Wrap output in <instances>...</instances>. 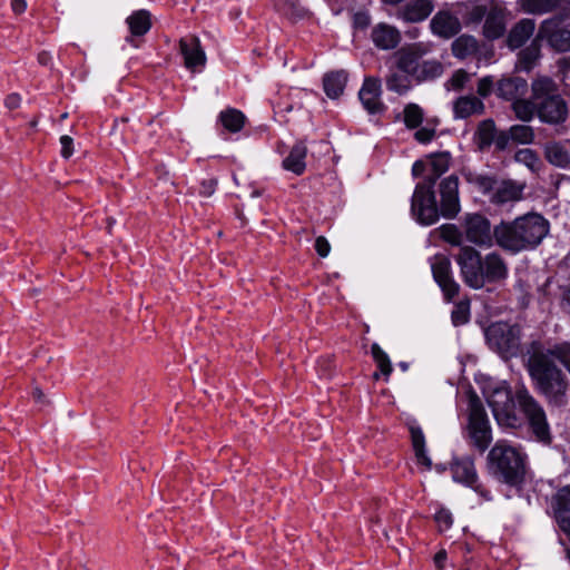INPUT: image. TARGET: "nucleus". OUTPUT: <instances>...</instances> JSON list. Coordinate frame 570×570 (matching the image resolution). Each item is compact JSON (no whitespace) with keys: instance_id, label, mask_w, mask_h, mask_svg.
<instances>
[{"instance_id":"f03ea898","label":"nucleus","mask_w":570,"mask_h":570,"mask_svg":"<svg viewBox=\"0 0 570 570\" xmlns=\"http://www.w3.org/2000/svg\"><path fill=\"white\" fill-rule=\"evenodd\" d=\"M549 230L550 224L542 215L529 213L495 225V244L512 254L531 250L541 244Z\"/></svg>"},{"instance_id":"a18cd8bd","label":"nucleus","mask_w":570,"mask_h":570,"mask_svg":"<svg viewBox=\"0 0 570 570\" xmlns=\"http://www.w3.org/2000/svg\"><path fill=\"white\" fill-rule=\"evenodd\" d=\"M509 136L518 144H531L534 139V131L528 125H513L509 129Z\"/></svg>"},{"instance_id":"a878e982","label":"nucleus","mask_w":570,"mask_h":570,"mask_svg":"<svg viewBox=\"0 0 570 570\" xmlns=\"http://www.w3.org/2000/svg\"><path fill=\"white\" fill-rule=\"evenodd\" d=\"M433 0H411L400 11V17L406 22H421L433 11Z\"/></svg>"},{"instance_id":"c03bdc74","label":"nucleus","mask_w":570,"mask_h":570,"mask_svg":"<svg viewBox=\"0 0 570 570\" xmlns=\"http://www.w3.org/2000/svg\"><path fill=\"white\" fill-rule=\"evenodd\" d=\"M371 354L376 366L380 368V372L383 375L389 376L392 373V364L389 355L381 348L377 343L372 344Z\"/></svg>"},{"instance_id":"0eeeda50","label":"nucleus","mask_w":570,"mask_h":570,"mask_svg":"<svg viewBox=\"0 0 570 570\" xmlns=\"http://www.w3.org/2000/svg\"><path fill=\"white\" fill-rule=\"evenodd\" d=\"M413 63L414 60L406 47L396 50L387 58V73L384 78L387 90L405 95L413 88Z\"/></svg>"},{"instance_id":"393cba45","label":"nucleus","mask_w":570,"mask_h":570,"mask_svg":"<svg viewBox=\"0 0 570 570\" xmlns=\"http://www.w3.org/2000/svg\"><path fill=\"white\" fill-rule=\"evenodd\" d=\"M527 90L528 83L521 77L502 78L497 86L498 97L509 101H514L524 96Z\"/></svg>"},{"instance_id":"ea45409f","label":"nucleus","mask_w":570,"mask_h":570,"mask_svg":"<svg viewBox=\"0 0 570 570\" xmlns=\"http://www.w3.org/2000/svg\"><path fill=\"white\" fill-rule=\"evenodd\" d=\"M520 4L524 12L543 14L557 9L560 0H520Z\"/></svg>"},{"instance_id":"4c0bfd02","label":"nucleus","mask_w":570,"mask_h":570,"mask_svg":"<svg viewBox=\"0 0 570 570\" xmlns=\"http://www.w3.org/2000/svg\"><path fill=\"white\" fill-rule=\"evenodd\" d=\"M512 110L519 120L529 122L533 119L534 115H537L535 99L532 97L531 99L520 97L512 101Z\"/></svg>"},{"instance_id":"a19ab883","label":"nucleus","mask_w":570,"mask_h":570,"mask_svg":"<svg viewBox=\"0 0 570 570\" xmlns=\"http://www.w3.org/2000/svg\"><path fill=\"white\" fill-rule=\"evenodd\" d=\"M538 37L531 42L530 46L519 52V67L522 70L529 71L534 66L540 57V46L538 45Z\"/></svg>"},{"instance_id":"4468645a","label":"nucleus","mask_w":570,"mask_h":570,"mask_svg":"<svg viewBox=\"0 0 570 570\" xmlns=\"http://www.w3.org/2000/svg\"><path fill=\"white\" fill-rule=\"evenodd\" d=\"M409 55L412 56L413 63V76L416 82L432 81L441 77L444 72V67L441 61L436 59H430L420 61L425 50L421 45L406 46Z\"/></svg>"},{"instance_id":"6e6d98bb","label":"nucleus","mask_w":570,"mask_h":570,"mask_svg":"<svg viewBox=\"0 0 570 570\" xmlns=\"http://www.w3.org/2000/svg\"><path fill=\"white\" fill-rule=\"evenodd\" d=\"M217 187V180L215 178L204 179L200 183L199 194L204 197H210Z\"/></svg>"},{"instance_id":"69168bd1","label":"nucleus","mask_w":570,"mask_h":570,"mask_svg":"<svg viewBox=\"0 0 570 570\" xmlns=\"http://www.w3.org/2000/svg\"><path fill=\"white\" fill-rule=\"evenodd\" d=\"M11 9L16 14H21L27 9L26 0H11Z\"/></svg>"},{"instance_id":"7ed1b4c3","label":"nucleus","mask_w":570,"mask_h":570,"mask_svg":"<svg viewBox=\"0 0 570 570\" xmlns=\"http://www.w3.org/2000/svg\"><path fill=\"white\" fill-rule=\"evenodd\" d=\"M551 348L534 351L528 361V371L535 389L554 406L567 404L569 382L563 371L554 363Z\"/></svg>"},{"instance_id":"f704fd0d","label":"nucleus","mask_w":570,"mask_h":570,"mask_svg":"<svg viewBox=\"0 0 570 570\" xmlns=\"http://www.w3.org/2000/svg\"><path fill=\"white\" fill-rule=\"evenodd\" d=\"M441 239L452 246H459L460 249L464 246L465 237L464 229L455 224H443L434 230Z\"/></svg>"},{"instance_id":"1a4fd4ad","label":"nucleus","mask_w":570,"mask_h":570,"mask_svg":"<svg viewBox=\"0 0 570 570\" xmlns=\"http://www.w3.org/2000/svg\"><path fill=\"white\" fill-rule=\"evenodd\" d=\"M433 188V180H423L416 185L412 196V213L423 225L436 223L441 215Z\"/></svg>"},{"instance_id":"4d7b16f0","label":"nucleus","mask_w":570,"mask_h":570,"mask_svg":"<svg viewBox=\"0 0 570 570\" xmlns=\"http://www.w3.org/2000/svg\"><path fill=\"white\" fill-rule=\"evenodd\" d=\"M414 136L419 142L426 144L433 139V137L435 136V130L423 127L417 129Z\"/></svg>"},{"instance_id":"9d476101","label":"nucleus","mask_w":570,"mask_h":570,"mask_svg":"<svg viewBox=\"0 0 570 570\" xmlns=\"http://www.w3.org/2000/svg\"><path fill=\"white\" fill-rule=\"evenodd\" d=\"M465 242L481 248H490L495 244V226L480 213H468L461 219Z\"/></svg>"},{"instance_id":"dca6fc26","label":"nucleus","mask_w":570,"mask_h":570,"mask_svg":"<svg viewBox=\"0 0 570 570\" xmlns=\"http://www.w3.org/2000/svg\"><path fill=\"white\" fill-rule=\"evenodd\" d=\"M440 212L444 218L452 219L460 213L459 178L454 175L441 180L439 185Z\"/></svg>"},{"instance_id":"5fc2aeb1","label":"nucleus","mask_w":570,"mask_h":570,"mask_svg":"<svg viewBox=\"0 0 570 570\" xmlns=\"http://www.w3.org/2000/svg\"><path fill=\"white\" fill-rule=\"evenodd\" d=\"M485 6H474L469 12V21L472 23H479L488 14Z\"/></svg>"},{"instance_id":"2eb2a0df","label":"nucleus","mask_w":570,"mask_h":570,"mask_svg":"<svg viewBox=\"0 0 570 570\" xmlns=\"http://www.w3.org/2000/svg\"><path fill=\"white\" fill-rule=\"evenodd\" d=\"M538 39L546 40L557 51L570 50V30L558 18L544 20L538 31Z\"/></svg>"},{"instance_id":"e433bc0d","label":"nucleus","mask_w":570,"mask_h":570,"mask_svg":"<svg viewBox=\"0 0 570 570\" xmlns=\"http://www.w3.org/2000/svg\"><path fill=\"white\" fill-rule=\"evenodd\" d=\"M410 433L417 462L430 468L431 461L425 453V440L422 430L416 425H410Z\"/></svg>"},{"instance_id":"4be33fe9","label":"nucleus","mask_w":570,"mask_h":570,"mask_svg":"<svg viewBox=\"0 0 570 570\" xmlns=\"http://www.w3.org/2000/svg\"><path fill=\"white\" fill-rule=\"evenodd\" d=\"M507 9L499 4H493L484 21L483 35L489 40H494L503 36L505 31Z\"/></svg>"},{"instance_id":"f8f14e48","label":"nucleus","mask_w":570,"mask_h":570,"mask_svg":"<svg viewBox=\"0 0 570 570\" xmlns=\"http://www.w3.org/2000/svg\"><path fill=\"white\" fill-rule=\"evenodd\" d=\"M451 472L454 481L470 487L487 501L492 499L491 492L479 481L472 458L464 456L453 460L451 463Z\"/></svg>"},{"instance_id":"de8ad7c7","label":"nucleus","mask_w":570,"mask_h":570,"mask_svg":"<svg viewBox=\"0 0 570 570\" xmlns=\"http://www.w3.org/2000/svg\"><path fill=\"white\" fill-rule=\"evenodd\" d=\"M551 353L570 373V343H561L551 347Z\"/></svg>"},{"instance_id":"72a5a7b5","label":"nucleus","mask_w":570,"mask_h":570,"mask_svg":"<svg viewBox=\"0 0 570 570\" xmlns=\"http://www.w3.org/2000/svg\"><path fill=\"white\" fill-rule=\"evenodd\" d=\"M451 159L452 157L449 151L432 154L430 156V166L432 173L429 174L423 180H433V185H435L436 180L449 170Z\"/></svg>"},{"instance_id":"6e6552de","label":"nucleus","mask_w":570,"mask_h":570,"mask_svg":"<svg viewBox=\"0 0 570 570\" xmlns=\"http://www.w3.org/2000/svg\"><path fill=\"white\" fill-rule=\"evenodd\" d=\"M466 436L483 453L492 442V430L485 409L478 395L471 393L468 403Z\"/></svg>"},{"instance_id":"ddd939ff","label":"nucleus","mask_w":570,"mask_h":570,"mask_svg":"<svg viewBox=\"0 0 570 570\" xmlns=\"http://www.w3.org/2000/svg\"><path fill=\"white\" fill-rule=\"evenodd\" d=\"M431 268L434 281L441 287L446 301H451L459 294L460 285L452 274L451 261L443 254L435 255L431 261Z\"/></svg>"},{"instance_id":"f3484780","label":"nucleus","mask_w":570,"mask_h":570,"mask_svg":"<svg viewBox=\"0 0 570 570\" xmlns=\"http://www.w3.org/2000/svg\"><path fill=\"white\" fill-rule=\"evenodd\" d=\"M381 79L377 77H365L358 91V98L367 112L375 115L384 111L385 106L381 99Z\"/></svg>"},{"instance_id":"423d86ee","label":"nucleus","mask_w":570,"mask_h":570,"mask_svg":"<svg viewBox=\"0 0 570 570\" xmlns=\"http://www.w3.org/2000/svg\"><path fill=\"white\" fill-rule=\"evenodd\" d=\"M515 401L530 432L543 443L551 442L550 425L543 406L533 397L527 387L520 386L515 391Z\"/></svg>"},{"instance_id":"680f3d73","label":"nucleus","mask_w":570,"mask_h":570,"mask_svg":"<svg viewBox=\"0 0 570 570\" xmlns=\"http://www.w3.org/2000/svg\"><path fill=\"white\" fill-rule=\"evenodd\" d=\"M21 97L18 94H10L4 100V105L10 110L17 109L20 106Z\"/></svg>"},{"instance_id":"5701e85b","label":"nucleus","mask_w":570,"mask_h":570,"mask_svg":"<svg viewBox=\"0 0 570 570\" xmlns=\"http://www.w3.org/2000/svg\"><path fill=\"white\" fill-rule=\"evenodd\" d=\"M553 510L562 531L570 534V487L560 489L553 497Z\"/></svg>"},{"instance_id":"8fccbe9b","label":"nucleus","mask_w":570,"mask_h":570,"mask_svg":"<svg viewBox=\"0 0 570 570\" xmlns=\"http://www.w3.org/2000/svg\"><path fill=\"white\" fill-rule=\"evenodd\" d=\"M466 81H468V73L464 70L460 69V70H456L452 75V77L448 81V86L451 89L461 90L464 87Z\"/></svg>"},{"instance_id":"c85d7f7f","label":"nucleus","mask_w":570,"mask_h":570,"mask_svg":"<svg viewBox=\"0 0 570 570\" xmlns=\"http://www.w3.org/2000/svg\"><path fill=\"white\" fill-rule=\"evenodd\" d=\"M570 139L559 142H550L546 146L547 160L558 167H567L570 164Z\"/></svg>"},{"instance_id":"774afa93","label":"nucleus","mask_w":570,"mask_h":570,"mask_svg":"<svg viewBox=\"0 0 570 570\" xmlns=\"http://www.w3.org/2000/svg\"><path fill=\"white\" fill-rule=\"evenodd\" d=\"M424 169H425L424 163L421 160H417L412 166V175L414 177H419L423 174Z\"/></svg>"},{"instance_id":"58836bf2","label":"nucleus","mask_w":570,"mask_h":570,"mask_svg":"<svg viewBox=\"0 0 570 570\" xmlns=\"http://www.w3.org/2000/svg\"><path fill=\"white\" fill-rule=\"evenodd\" d=\"M219 120L228 131L238 132L244 127L245 116L237 109L228 108L219 114Z\"/></svg>"},{"instance_id":"49530a36","label":"nucleus","mask_w":570,"mask_h":570,"mask_svg":"<svg viewBox=\"0 0 570 570\" xmlns=\"http://www.w3.org/2000/svg\"><path fill=\"white\" fill-rule=\"evenodd\" d=\"M452 322L455 326L463 325L470 320V303L459 302L454 305L451 314Z\"/></svg>"},{"instance_id":"2f4dec72","label":"nucleus","mask_w":570,"mask_h":570,"mask_svg":"<svg viewBox=\"0 0 570 570\" xmlns=\"http://www.w3.org/2000/svg\"><path fill=\"white\" fill-rule=\"evenodd\" d=\"M346 81L347 75L344 71L326 73L323 78L325 94L332 99L340 97L343 94Z\"/></svg>"},{"instance_id":"bf43d9fd","label":"nucleus","mask_w":570,"mask_h":570,"mask_svg":"<svg viewBox=\"0 0 570 570\" xmlns=\"http://www.w3.org/2000/svg\"><path fill=\"white\" fill-rule=\"evenodd\" d=\"M61 144V155L63 158H69L73 153V140L70 136H61L60 138Z\"/></svg>"},{"instance_id":"c9c22d12","label":"nucleus","mask_w":570,"mask_h":570,"mask_svg":"<svg viewBox=\"0 0 570 570\" xmlns=\"http://www.w3.org/2000/svg\"><path fill=\"white\" fill-rule=\"evenodd\" d=\"M497 129L492 119L482 120L475 131V140L480 149L489 148L495 138Z\"/></svg>"},{"instance_id":"a211bd4d","label":"nucleus","mask_w":570,"mask_h":570,"mask_svg":"<svg viewBox=\"0 0 570 570\" xmlns=\"http://www.w3.org/2000/svg\"><path fill=\"white\" fill-rule=\"evenodd\" d=\"M179 51L184 57V65L188 70L197 71L205 67L206 55L197 37L189 36L181 38L179 40Z\"/></svg>"},{"instance_id":"603ef678","label":"nucleus","mask_w":570,"mask_h":570,"mask_svg":"<svg viewBox=\"0 0 570 570\" xmlns=\"http://www.w3.org/2000/svg\"><path fill=\"white\" fill-rule=\"evenodd\" d=\"M492 89H493V78L492 77L488 76V77H483L479 80L478 87H476V92L479 96L487 98L492 92Z\"/></svg>"},{"instance_id":"b1692460","label":"nucleus","mask_w":570,"mask_h":570,"mask_svg":"<svg viewBox=\"0 0 570 570\" xmlns=\"http://www.w3.org/2000/svg\"><path fill=\"white\" fill-rule=\"evenodd\" d=\"M522 186L511 180L497 181L491 193L490 202L495 205L518 202L522 197Z\"/></svg>"},{"instance_id":"7c9ffc66","label":"nucleus","mask_w":570,"mask_h":570,"mask_svg":"<svg viewBox=\"0 0 570 570\" xmlns=\"http://www.w3.org/2000/svg\"><path fill=\"white\" fill-rule=\"evenodd\" d=\"M307 155V147L304 142L295 144L288 156L283 160L284 169L292 171L296 175H302L305 171L306 163L305 158Z\"/></svg>"},{"instance_id":"473e14b6","label":"nucleus","mask_w":570,"mask_h":570,"mask_svg":"<svg viewBox=\"0 0 570 570\" xmlns=\"http://www.w3.org/2000/svg\"><path fill=\"white\" fill-rule=\"evenodd\" d=\"M479 49L478 40L470 35H462L458 37L451 45V50L454 57L465 59L473 56Z\"/></svg>"},{"instance_id":"3c124183","label":"nucleus","mask_w":570,"mask_h":570,"mask_svg":"<svg viewBox=\"0 0 570 570\" xmlns=\"http://www.w3.org/2000/svg\"><path fill=\"white\" fill-rule=\"evenodd\" d=\"M435 522L438 523L440 531L450 529L453 522L451 512L445 509H441L435 514Z\"/></svg>"},{"instance_id":"0e129e2a","label":"nucleus","mask_w":570,"mask_h":570,"mask_svg":"<svg viewBox=\"0 0 570 570\" xmlns=\"http://www.w3.org/2000/svg\"><path fill=\"white\" fill-rule=\"evenodd\" d=\"M32 396H33L36 402H39V403H41L43 405H49L50 404L49 400L46 397L45 393L42 392V390L39 386H35L33 387Z\"/></svg>"},{"instance_id":"20e7f679","label":"nucleus","mask_w":570,"mask_h":570,"mask_svg":"<svg viewBox=\"0 0 570 570\" xmlns=\"http://www.w3.org/2000/svg\"><path fill=\"white\" fill-rule=\"evenodd\" d=\"M489 473L510 487L523 483L527 473V455L507 441H498L487 458Z\"/></svg>"},{"instance_id":"c756f323","label":"nucleus","mask_w":570,"mask_h":570,"mask_svg":"<svg viewBox=\"0 0 570 570\" xmlns=\"http://www.w3.org/2000/svg\"><path fill=\"white\" fill-rule=\"evenodd\" d=\"M535 23L532 19L520 20L509 32L508 46L511 49L522 47L525 41L533 35Z\"/></svg>"},{"instance_id":"39448f33","label":"nucleus","mask_w":570,"mask_h":570,"mask_svg":"<svg viewBox=\"0 0 570 570\" xmlns=\"http://www.w3.org/2000/svg\"><path fill=\"white\" fill-rule=\"evenodd\" d=\"M531 91L537 104V116L542 122L559 125L567 120L568 105L554 80L546 76L538 77L531 83Z\"/></svg>"},{"instance_id":"6ab92c4d","label":"nucleus","mask_w":570,"mask_h":570,"mask_svg":"<svg viewBox=\"0 0 570 570\" xmlns=\"http://www.w3.org/2000/svg\"><path fill=\"white\" fill-rule=\"evenodd\" d=\"M485 336L492 346L500 352H510L518 347V338L513 328L504 323H494L485 331Z\"/></svg>"},{"instance_id":"13d9d810","label":"nucleus","mask_w":570,"mask_h":570,"mask_svg":"<svg viewBox=\"0 0 570 570\" xmlns=\"http://www.w3.org/2000/svg\"><path fill=\"white\" fill-rule=\"evenodd\" d=\"M315 249L321 257H326L331 250V245L324 236H318L315 240Z\"/></svg>"},{"instance_id":"f257e3e1","label":"nucleus","mask_w":570,"mask_h":570,"mask_svg":"<svg viewBox=\"0 0 570 570\" xmlns=\"http://www.w3.org/2000/svg\"><path fill=\"white\" fill-rule=\"evenodd\" d=\"M464 284L473 289H481L487 284L503 282L509 267L501 254L490 252L482 255L473 246H463L455 256Z\"/></svg>"},{"instance_id":"bb28decb","label":"nucleus","mask_w":570,"mask_h":570,"mask_svg":"<svg viewBox=\"0 0 570 570\" xmlns=\"http://www.w3.org/2000/svg\"><path fill=\"white\" fill-rule=\"evenodd\" d=\"M483 101L475 96H461L453 102L455 118L465 119L471 116H479L484 112Z\"/></svg>"},{"instance_id":"9b49d317","label":"nucleus","mask_w":570,"mask_h":570,"mask_svg":"<svg viewBox=\"0 0 570 570\" xmlns=\"http://www.w3.org/2000/svg\"><path fill=\"white\" fill-rule=\"evenodd\" d=\"M515 403V395L512 396L505 385L495 387L488 397V404L500 425L514 426L517 424Z\"/></svg>"},{"instance_id":"338daca9","label":"nucleus","mask_w":570,"mask_h":570,"mask_svg":"<svg viewBox=\"0 0 570 570\" xmlns=\"http://www.w3.org/2000/svg\"><path fill=\"white\" fill-rule=\"evenodd\" d=\"M445 560H446V552L444 550L439 551L434 556V564L438 570H443Z\"/></svg>"},{"instance_id":"09e8293b","label":"nucleus","mask_w":570,"mask_h":570,"mask_svg":"<svg viewBox=\"0 0 570 570\" xmlns=\"http://www.w3.org/2000/svg\"><path fill=\"white\" fill-rule=\"evenodd\" d=\"M515 159L519 163L524 164L531 169H534L539 164V157L532 149H521L515 154Z\"/></svg>"},{"instance_id":"aec40b11","label":"nucleus","mask_w":570,"mask_h":570,"mask_svg":"<svg viewBox=\"0 0 570 570\" xmlns=\"http://www.w3.org/2000/svg\"><path fill=\"white\" fill-rule=\"evenodd\" d=\"M459 18L449 10L438 11L430 21L431 32L442 39H451L461 31Z\"/></svg>"},{"instance_id":"412c9836","label":"nucleus","mask_w":570,"mask_h":570,"mask_svg":"<svg viewBox=\"0 0 570 570\" xmlns=\"http://www.w3.org/2000/svg\"><path fill=\"white\" fill-rule=\"evenodd\" d=\"M374 46L381 50L395 49L401 42L402 36L397 28L385 22L375 24L371 31Z\"/></svg>"},{"instance_id":"052dcab7","label":"nucleus","mask_w":570,"mask_h":570,"mask_svg":"<svg viewBox=\"0 0 570 570\" xmlns=\"http://www.w3.org/2000/svg\"><path fill=\"white\" fill-rule=\"evenodd\" d=\"M510 139H511V137L509 136V130L508 131H501V132L495 135V138H494L493 142L497 145V147L499 149L503 150V149L507 148Z\"/></svg>"},{"instance_id":"79ce46f5","label":"nucleus","mask_w":570,"mask_h":570,"mask_svg":"<svg viewBox=\"0 0 570 570\" xmlns=\"http://www.w3.org/2000/svg\"><path fill=\"white\" fill-rule=\"evenodd\" d=\"M423 109L416 104H407L403 110V120L409 129L419 128L423 121Z\"/></svg>"},{"instance_id":"cd10ccee","label":"nucleus","mask_w":570,"mask_h":570,"mask_svg":"<svg viewBox=\"0 0 570 570\" xmlns=\"http://www.w3.org/2000/svg\"><path fill=\"white\" fill-rule=\"evenodd\" d=\"M126 22L130 30V36L126 38V41L137 47L135 37L146 35L151 28L150 13L147 10H137L127 18Z\"/></svg>"},{"instance_id":"864d4df0","label":"nucleus","mask_w":570,"mask_h":570,"mask_svg":"<svg viewBox=\"0 0 570 570\" xmlns=\"http://www.w3.org/2000/svg\"><path fill=\"white\" fill-rule=\"evenodd\" d=\"M371 23V17L367 12L360 11L354 13L353 16V26L357 29H365Z\"/></svg>"},{"instance_id":"37998d69","label":"nucleus","mask_w":570,"mask_h":570,"mask_svg":"<svg viewBox=\"0 0 570 570\" xmlns=\"http://www.w3.org/2000/svg\"><path fill=\"white\" fill-rule=\"evenodd\" d=\"M465 179L470 184L474 185L478 188V190L481 191L482 194L492 193L494 185L497 183V180L491 176L474 173L465 174Z\"/></svg>"},{"instance_id":"e2e57ef3","label":"nucleus","mask_w":570,"mask_h":570,"mask_svg":"<svg viewBox=\"0 0 570 570\" xmlns=\"http://www.w3.org/2000/svg\"><path fill=\"white\" fill-rule=\"evenodd\" d=\"M561 306L568 314H570V284L562 287Z\"/></svg>"}]
</instances>
